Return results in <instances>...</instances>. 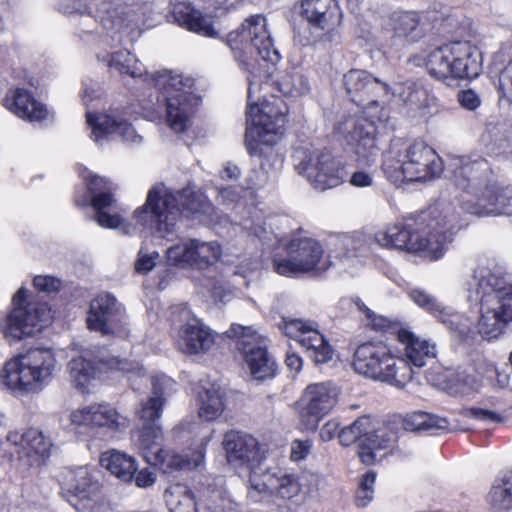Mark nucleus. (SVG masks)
Instances as JSON below:
<instances>
[{"label": "nucleus", "mask_w": 512, "mask_h": 512, "mask_svg": "<svg viewBox=\"0 0 512 512\" xmlns=\"http://www.w3.org/2000/svg\"><path fill=\"white\" fill-rule=\"evenodd\" d=\"M279 328L286 336L297 340L315 364H324L332 359L334 349L319 331L316 322L298 318H283Z\"/></svg>", "instance_id": "obj_17"}, {"label": "nucleus", "mask_w": 512, "mask_h": 512, "mask_svg": "<svg viewBox=\"0 0 512 512\" xmlns=\"http://www.w3.org/2000/svg\"><path fill=\"white\" fill-rule=\"evenodd\" d=\"M384 171L392 183L403 190L416 181V162L414 160L413 147H409L400 164L391 169L384 164Z\"/></svg>", "instance_id": "obj_41"}, {"label": "nucleus", "mask_w": 512, "mask_h": 512, "mask_svg": "<svg viewBox=\"0 0 512 512\" xmlns=\"http://www.w3.org/2000/svg\"><path fill=\"white\" fill-rule=\"evenodd\" d=\"M475 373L480 380H475L451 369L434 366L425 373V377L432 386L445 390L450 394H467L487 384L492 387L504 388L508 385L507 374L500 373L495 362L484 354L477 355L473 360Z\"/></svg>", "instance_id": "obj_9"}, {"label": "nucleus", "mask_w": 512, "mask_h": 512, "mask_svg": "<svg viewBox=\"0 0 512 512\" xmlns=\"http://www.w3.org/2000/svg\"><path fill=\"white\" fill-rule=\"evenodd\" d=\"M156 473L151 468H143L139 471L136 470L133 480L135 485L139 488H149L154 485L156 481Z\"/></svg>", "instance_id": "obj_63"}, {"label": "nucleus", "mask_w": 512, "mask_h": 512, "mask_svg": "<svg viewBox=\"0 0 512 512\" xmlns=\"http://www.w3.org/2000/svg\"><path fill=\"white\" fill-rule=\"evenodd\" d=\"M358 308L366 314L367 319L369 320L368 325L371 326L372 329L377 331H388L397 335L398 329H405L400 326L398 323H394L388 318L374 314L368 307H366L362 302H356Z\"/></svg>", "instance_id": "obj_52"}, {"label": "nucleus", "mask_w": 512, "mask_h": 512, "mask_svg": "<svg viewBox=\"0 0 512 512\" xmlns=\"http://www.w3.org/2000/svg\"><path fill=\"white\" fill-rule=\"evenodd\" d=\"M13 310L6 317L4 332L7 336L21 339L40 331L51 318L46 303L28 300V291L21 287L13 297Z\"/></svg>", "instance_id": "obj_14"}, {"label": "nucleus", "mask_w": 512, "mask_h": 512, "mask_svg": "<svg viewBox=\"0 0 512 512\" xmlns=\"http://www.w3.org/2000/svg\"><path fill=\"white\" fill-rule=\"evenodd\" d=\"M300 174L307 177L315 189L324 191L340 185L347 172L329 151H314L297 165Z\"/></svg>", "instance_id": "obj_19"}, {"label": "nucleus", "mask_w": 512, "mask_h": 512, "mask_svg": "<svg viewBox=\"0 0 512 512\" xmlns=\"http://www.w3.org/2000/svg\"><path fill=\"white\" fill-rule=\"evenodd\" d=\"M87 325L90 330L100 332L105 336L124 337L128 333L125 308L113 295L108 293L98 295L91 301Z\"/></svg>", "instance_id": "obj_18"}, {"label": "nucleus", "mask_w": 512, "mask_h": 512, "mask_svg": "<svg viewBox=\"0 0 512 512\" xmlns=\"http://www.w3.org/2000/svg\"><path fill=\"white\" fill-rule=\"evenodd\" d=\"M287 258L274 260L276 272L283 276L320 273L327 268L320 266L323 248L309 237H294L286 245Z\"/></svg>", "instance_id": "obj_16"}, {"label": "nucleus", "mask_w": 512, "mask_h": 512, "mask_svg": "<svg viewBox=\"0 0 512 512\" xmlns=\"http://www.w3.org/2000/svg\"><path fill=\"white\" fill-rule=\"evenodd\" d=\"M440 108L439 101L432 91L426 88L418 90V118L428 121L440 112Z\"/></svg>", "instance_id": "obj_51"}, {"label": "nucleus", "mask_w": 512, "mask_h": 512, "mask_svg": "<svg viewBox=\"0 0 512 512\" xmlns=\"http://www.w3.org/2000/svg\"><path fill=\"white\" fill-rule=\"evenodd\" d=\"M418 307L426 310L452 333L467 339L472 333L471 321L451 307L443 306L431 294L418 290Z\"/></svg>", "instance_id": "obj_28"}, {"label": "nucleus", "mask_w": 512, "mask_h": 512, "mask_svg": "<svg viewBox=\"0 0 512 512\" xmlns=\"http://www.w3.org/2000/svg\"><path fill=\"white\" fill-rule=\"evenodd\" d=\"M99 473L87 466L63 474L62 493L78 512H98L101 500Z\"/></svg>", "instance_id": "obj_15"}, {"label": "nucleus", "mask_w": 512, "mask_h": 512, "mask_svg": "<svg viewBox=\"0 0 512 512\" xmlns=\"http://www.w3.org/2000/svg\"><path fill=\"white\" fill-rule=\"evenodd\" d=\"M86 117L92 129L90 137L97 145H103L113 134L130 144H140L143 140L133 126L115 112L100 115L87 112Z\"/></svg>", "instance_id": "obj_24"}, {"label": "nucleus", "mask_w": 512, "mask_h": 512, "mask_svg": "<svg viewBox=\"0 0 512 512\" xmlns=\"http://www.w3.org/2000/svg\"><path fill=\"white\" fill-rule=\"evenodd\" d=\"M480 54L469 42L456 41L433 50L425 66L439 80L473 79L481 70Z\"/></svg>", "instance_id": "obj_10"}, {"label": "nucleus", "mask_w": 512, "mask_h": 512, "mask_svg": "<svg viewBox=\"0 0 512 512\" xmlns=\"http://www.w3.org/2000/svg\"><path fill=\"white\" fill-rule=\"evenodd\" d=\"M391 360L392 355L385 346L368 342L357 347L353 367L359 374L381 380L391 375L384 373L390 367Z\"/></svg>", "instance_id": "obj_27"}, {"label": "nucleus", "mask_w": 512, "mask_h": 512, "mask_svg": "<svg viewBox=\"0 0 512 512\" xmlns=\"http://www.w3.org/2000/svg\"><path fill=\"white\" fill-rule=\"evenodd\" d=\"M175 19L181 26L200 35L206 37H216L218 35L210 18L203 16L199 11L189 10L185 13L175 11Z\"/></svg>", "instance_id": "obj_47"}, {"label": "nucleus", "mask_w": 512, "mask_h": 512, "mask_svg": "<svg viewBox=\"0 0 512 512\" xmlns=\"http://www.w3.org/2000/svg\"><path fill=\"white\" fill-rule=\"evenodd\" d=\"M224 449L227 453L228 461L247 463L255 466L253 463L258 461L259 448L257 440L247 434L237 431H230L224 437Z\"/></svg>", "instance_id": "obj_32"}, {"label": "nucleus", "mask_w": 512, "mask_h": 512, "mask_svg": "<svg viewBox=\"0 0 512 512\" xmlns=\"http://www.w3.org/2000/svg\"><path fill=\"white\" fill-rule=\"evenodd\" d=\"M418 182H428L440 177L443 172V162L435 150L423 146L418 159Z\"/></svg>", "instance_id": "obj_46"}, {"label": "nucleus", "mask_w": 512, "mask_h": 512, "mask_svg": "<svg viewBox=\"0 0 512 512\" xmlns=\"http://www.w3.org/2000/svg\"><path fill=\"white\" fill-rule=\"evenodd\" d=\"M75 26L83 33H93L98 30L97 19L88 11L75 9L70 13Z\"/></svg>", "instance_id": "obj_54"}, {"label": "nucleus", "mask_w": 512, "mask_h": 512, "mask_svg": "<svg viewBox=\"0 0 512 512\" xmlns=\"http://www.w3.org/2000/svg\"><path fill=\"white\" fill-rule=\"evenodd\" d=\"M107 66L120 74H126L133 78L147 77V71L143 64L127 50H119L104 58Z\"/></svg>", "instance_id": "obj_40"}, {"label": "nucleus", "mask_w": 512, "mask_h": 512, "mask_svg": "<svg viewBox=\"0 0 512 512\" xmlns=\"http://www.w3.org/2000/svg\"><path fill=\"white\" fill-rule=\"evenodd\" d=\"M312 442L310 440H294L291 444L290 458L297 462L305 459L310 453Z\"/></svg>", "instance_id": "obj_61"}, {"label": "nucleus", "mask_w": 512, "mask_h": 512, "mask_svg": "<svg viewBox=\"0 0 512 512\" xmlns=\"http://www.w3.org/2000/svg\"><path fill=\"white\" fill-rule=\"evenodd\" d=\"M228 338H237V349L254 380L273 378L277 365L267 351L265 340L251 326L232 324L225 332Z\"/></svg>", "instance_id": "obj_13"}, {"label": "nucleus", "mask_w": 512, "mask_h": 512, "mask_svg": "<svg viewBox=\"0 0 512 512\" xmlns=\"http://www.w3.org/2000/svg\"><path fill=\"white\" fill-rule=\"evenodd\" d=\"M97 362L107 364L111 370L137 376L144 375V369L136 362L125 359H112L110 362L105 363L103 359L93 357L89 350H82L80 355L72 356L68 364L70 381L76 389L80 391L87 389L89 383L95 377Z\"/></svg>", "instance_id": "obj_20"}, {"label": "nucleus", "mask_w": 512, "mask_h": 512, "mask_svg": "<svg viewBox=\"0 0 512 512\" xmlns=\"http://www.w3.org/2000/svg\"><path fill=\"white\" fill-rule=\"evenodd\" d=\"M227 44L239 66L249 74L250 100L252 85L261 82L263 77L270 76L272 72L268 65L274 66L281 59L267 29L265 17L257 14L245 19L240 28L228 34Z\"/></svg>", "instance_id": "obj_4"}, {"label": "nucleus", "mask_w": 512, "mask_h": 512, "mask_svg": "<svg viewBox=\"0 0 512 512\" xmlns=\"http://www.w3.org/2000/svg\"><path fill=\"white\" fill-rule=\"evenodd\" d=\"M287 105L282 99L273 98L260 103L249 102L247 111L248 126L245 145L251 156L261 154L262 145H273L283 134L287 122Z\"/></svg>", "instance_id": "obj_8"}, {"label": "nucleus", "mask_w": 512, "mask_h": 512, "mask_svg": "<svg viewBox=\"0 0 512 512\" xmlns=\"http://www.w3.org/2000/svg\"><path fill=\"white\" fill-rule=\"evenodd\" d=\"M465 289L468 300L480 306L477 333L487 341L498 339L512 323V275L481 258Z\"/></svg>", "instance_id": "obj_2"}, {"label": "nucleus", "mask_w": 512, "mask_h": 512, "mask_svg": "<svg viewBox=\"0 0 512 512\" xmlns=\"http://www.w3.org/2000/svg\"><path fill=\"white\" fill-rule=\"evenodd\" d=\"M437 347L435 342L429 339H418V368L436 359Z\"/></svg>", "instance_id": "obj_56"}, {"label": "nucleus", "mask_w": 512, "mask_h": 512, "mask_svg": "<svg viewBox=\"0 0 512 512\" xmlns=\"http://www.w3.org/2000/svg\"><path fill=\"white\" fill-rule=\"evenodd\" d=\"M453 166L455 183L463 190L459 197L462 210L479 217L509 213L512 190L481 187L482 172L486 169L484 161L460 158Z\"/></svg>", "instance_id": "obj_5"}, {"label": "nucleus", "mask_w": 512, "mask_h": 512, "mask_svg": "<svg viewBox=\"0 0 512 512\" xmlns=\"http://www.w3.org/2000/svg\"><path fill=\"white\" fill-rule=\"evenodd\" d=\"M212 210L204 195L184 189L173 194L164 185L153 186L146 202L134 212L136 222L158 237L176 231L181 215L203 222Z\"/></svg>", "instance_id": "obj_3"}, {"label": "nucleus", "mask_w": 512, "mask_h": 512, "mask_svg": "<svg viewBox=\"0 0 512 512\" xmlns=\"http://www.w3.org/2000/svg\"><path fill=\"white\" fill-rule=\"evenodd\" d=\"M177 343L185 353L198 354L210 350L215 343V338L209 327L199 319H193L192 322L182 326Z\"/></svg>", "instance_id": "obj_31"}, {"label": "nucleus", "mask_w": 512, "mask_h": 512, "mask_svg": "<svg viewBox=\"0 0 512 512\" xmlns=\"http://www.w3.org/2000/svg\"><path fill=\"white\" fill-rule=\"evenodd\" d=\"M397 341L399 344L398 352L401 357L396 363L392 357L390 367L385 369L384 373L391 374L387 378H382L381 381L392 382L399 388H404L413 379L414 371L413 366L416 365V348L415 336L412 331L408 329H398Z\"/></svg>", "instance_id": "obj_25"}, {"label": "nucleus", "mask_w": 512, "mask_h": 512, "mask_svg": "<svg viewBox=\"0 0 512 512\" xmlns=\"http://www.w3.org/2000/svg\"><path fill=\"white\" fill-rule=\"evenodd\" d=\"M151 384L150 395L140 402V408L137 410V415L144 423H156L161 418L169 389L174 381L166 375H160L153 376Z\"/></svg>", "instance_id": "obj_29"}, {"label": "nucleus", "mask_w": 512, "mask_h": 512, "mask_svg": "<svg viewBox=\"0 0 512 512\" xmlns=\"http://www.w3.org/2000/svg\"><path fill=\"white\" fill-rule=\"evenodd\" d=\"M193 242V258L195 259L194 268H204L215 263L220 255L221 249L215 241H202L192 238Z\"/></svg>", "instance_id": "obj_48"}, {"label": "nucleus", "mask_w": 512, "mask_h": 512, "mask_svg": "<svg viewBox=\"0 0 512 512\" xmlns=\"http://www.w3.org/2000/svg\"><path fill=\"white\" fill-rule=\"evenodd\" d=\"M100 464L125 483H131L137 470L136 460L119 450L111 449L100 456Z\"/></svg>", "instance_id": "obj_37"}, {"label": "nucleus", "mask_w": 512, "mask_h": 512, "mask_svg": "<svg viewBox=\"0 0 512 512\" xmlns=\"http://www.w3.org/2000/svg\"><path fill=\"white\" fill-rule=\"evenodd\" d=\"M301 15L312 30L310 44L330 41L331 32L340 24L341 13L335 0H301Z\"/></svg>", "instance_id": "obj_21"}, {"label": "nucleus", "mask_w": 512, "mask_h": 512, "mask_svg": "<svg viewBox=\"0 0 512 512\" xmlns=\"http://www.w3.org/2000/svg\"><path fill=\"white\" fill-rule=\"evenodd\" d=\"M467 414L486 424L502 423L504 421V417L501 414L488 409L471 408L468 410Z\"/></svg>", "instance_id": "obj_59"}, {"label": "nucleus", "mask_w": 512, "mask_h": 512, "mask_svg": "<svg viewBox=\"0 0 512 512\" xmlns=\"http://www.w3.org/2000/svg\"><path fill=\"white\" fill-rule=\"evenodd\" d=\"M342 243L348 252L357 255L366 250L367 240L363 233L355 232L352 235L342 237Z\"/></svg>", "instance_id": "obj_57"}, {"label": "nucleus", "mask_w": 512, "mask_h": 512, "mask_svg": "<svg viewBox=\"0 0 512 512\" xmlns=\"http://www.w3.org/2000/svg\"><path fill=\"white\" fill-rule=\"evenodd\" d=\"M415 234L413 223H396L384 231H379L374 235V241L381 247L396 248L408 253L416 252V241L413 240Z\"/></svg>", "instance_id": "obj_34"}, {"label": "nucleus", "mask_w": 512, "mask_h": 512, "mask_svg": "<svg viewBox=\"0 0 512 512\" xmlns=\"http://www.w3.org/2000/svg\"><path fill=\"white\" fill-rule=\"evenodd\" d=\"M343 84L350 100L362 107V113L342 116L334 126V132L343 137L366 165L374 163L378 155L376 123L389 120V110L380 106L389 93V86L365 70L352 69L344 74Z\"/></svg>", "instance_id": "obj_1"}, {"label": "nucleus", "mask_w": 512, "mask_h": 512, "mask_svg": "<svg viewBox=\"0 0 512 512\" xmlns=\"http://www.w3.org/2000/svg\"><path fill=\"white\" fill-rule=\"evenodd\" d=\"M34 286L38 291L45 293L56 292L60 289L61 281L52 276L38 275L34 278Z\"/></svg>", "instance_id": "obj_60"}, {"label": "nucleus", "mask_w": 512, "mask_h": 512, "mask_svg": "<svg viewBox=\"0 0 512 512\" xmlns=\"http://www.w3.org/2000/svg\"><path fill=\"white\" fill-rule=\"evenodd\" d=\"M277 89L290 97L302 96L309 90L308 79L299 73H286L276 81Z\"/></svg>", "instance_id": "obj_50"}, {"label": "nucleus", "mask_w": 512, "mask_h": 512, "mask_svg": "<svg viewBox=\"0 0 512 512\" xmlns=\"http://www.w3.org/2000/svg\"><path fill=\"white\" fill-rule=\"evenodd\" d=\"M458 101L463 108L470 111L476 110L481 105L479 95L472 89L460 91Z\"/></svg>", "instance_id": "obj_62"}, {"label": "nucleus", "mask_w": 512, "mask_h": 512, "mask_svg": "<svg viewBox=\"0 0 512 512\" xmlns=\"http://www.w3.org/2000/svg\"><path fill=\"white\" fill-rule=\"evenodd\" d=\"M447 427L448 422L445 418L418 411V433L426 432L429 434H434L436 431L444 430Z\"/></svg>", "instance_id": "obj_53"}, {"label": "nucleus", "mask_w": 512, "mask_h": 512, "mask_svg": "<svg viewBox=\"0 0 512 512\" xmlns=\"http://www.w3.org/2000/svg\"><path fill=\"white\" fill-rule=\"evenodd\" d=\"M338 439L342 446L359 442L357 455L362 464L371 466L377 463L378 453L391 446L393 434L386 430H375L370 416L363 415L343 427L338 433Z\"/></svg>", "instance_id": "obj_12"}, {"label": "nucleus", "mask_w": 512, "mask_h": 512, "mask_svg": "<svg viewBox=\"0 0 512 512\" xmlns=\"http://www.w3.org/2000/svg\"><path fill=\"white\" fill-rule=\"evenodd\" d=\"M6 443L14 447L20 465L25 468L40 467L50 455L51 442L37 429L24 432L10 431Z\"/></svg>", "instance_id": "obj_22"}, {"label": "nucleus", "mask_w": 512, "mask_h": 512, "mask_svg": "<svg viewBox=\"0 0 512 512\" xmlns=\"http://www.w3.org/2000/svg\"><path fill=\"white\" fill-rule=\"evenodd\" d=\"M164 498L170 512H197L194 494L183 484L169 486Z\"/></svg>", "instance_id": "obj_42"}, {"label": "nucleus", "mask_w": 512, "mask_h": 512, "mask_svg": "<svg viewBox=\"0 0 512 512\" xmlns=\"http://www.w3.org/2000/svg\"><path fill=\"white\" fill-rule=\"evenodd\" d=\"M209 439V436L204 437L200 445L191 455H181L162 449L157 455V461L150 462V465L158 466L159 469L166 474L196 468L204 461L205 447Z\"/></svg>", "instance_id": "obj_33"}, {"label": "nucleus", "mask_w": 512, "mask_h": 512, "mask_svg": "<svg viewBox=\"0 0 512 512\" xmlns=\"http://www.w3.org/2000/svg\"><path fill=\"white\" fill-rule=\"evenodd\" d=\"M158 258V252L153 251L151 253H147L141 249L138 253V259L135 263L136 271L142 274L150 272L155 267Z\"/></svg>", "instance_id": "obj_58"}, {"label": "nucleus", "mask_w": 512, "mask_h": 512, "mask_svg": "<svg viewBox=\"0 0 512 512\" xmlns=\"http://www.w3.org/2000/svg\"><path fill=\"white\" fill-rule=\"evenodd\" d=\"M269 483L268 468L262 469L260 465L251 466L247 498L253 503L268 500L273 495Z\"/></svg>", "instance_id": "obj_44"}, {"label": "nucleus", "mask_w": 512, "mask_h": 512, "mask_svg": "<svg viewBox=\"0 0 512 512\" xmlns=\"http://www.w3.org/2000/svg\"><path fill=\"white\" fill-rule=\"evenodd\" d=\"M192 250V238L183 239L166 250L167 261L170 265L174 266L193 267L195 259L193 258Z\"/></svg>", "instance_id": "obj_49"}, {"label": "nucleus", "mask_w": 512, "mask_h": 512, "mask_svg": "<svg viewBox=\"0 0 512 512\" xmlns=\"http://www.w3.org/2000/svg\"><path fill=\"white\" fill-rule=\"evenodd\" d=\"M198 398V415L201 419L213 421L222 415L224 411L223 393L218 386L210 384L209 387H202Z\"/></svg>", "instance_id": "obj_39"}, {"label": "nucleus", "mask_w": 512, "mask_h": 512, "mask_svg": "<svg viewBox=\"0 0 512 512\" xmlns=\"http://www.w3.org/2000/svg\"><path fill=\"white\" fill-rule=\"evenodd\" d=\"M337 397V388L330 382L308 385L299 401L301 416L313 417L317 422L333 409Z\"/></svg>", "instance_id": "obj_26"}, {"label": "nucleus", "mask_w": 512, "mask_h": 512, "mask_svg": "<svg viewBox=\"0 0 512 512\" xmlns=\"http://www.w3.org/2000/svg\"><path fill=\"white\" fill-rule=\"evenodd\" d=\"M416 27V19L413 13H404L399 17V24L395 31L399 36L411 33Z\"/></svg>", "instance_id": "obj_64"}, {"label": "nucleus", "mask_w": 512, "mask_h": 512, "mask_svg": "<svg viewBox=\"0 0 512 512\" xmlns=\"http://www.w3.org/2000/svg\"><path fill=\"white\" fill-rule=\"evenodd\" d=\"M92 426L122 431L129 426L128 419L108 404H92Z\"/></svg>", "instance_id": "obj_43"}, {"label": "nucleus", "mask_w": 512, "mask_h": 512, "mask_svg": "<svg viewBox=\"0 0 512 512\" xmlns=\"http://www.w3.org/2000/svg\"><path fill=\"white\" fill-rule=\"evenodd\" d=\"M498 92L500 97L507 99L512 104V59L499 75Z\"/></svg>", "instance_id": "obj_55"}, {"label": "nucleus", "mask_w": 512, "mask_h": 512, "mask_svg": "<svg viewBox=\"0 0 512 512\" xmlns=\"http://www.w3.org/2000/svg\"><path fill=\"white\" fill-rule=\"evenodd\" d=\"M151 80L165 94L168 126L176 133L184 132L198 105L197 97L191 92V80H184L181 75L170 71L151 75Z\"/></svg>", "instance_id": "obj_11"}, {"label": "nucleus", "mask_w": 512, "mask_h": 512, "mask_svg": "<svg viewBox=\"0 0 512 512\" xmlns=\"http://www.w3.org/2000/svg\"><path fill=\"white\" fill-rule=\"evenodd\" d=\"M4 106L17 117L29 122H41L48 115L46 106L38 102L26 89L17 88L4 98Z\"/></svg>", "instance_id": "obj_30"}, {"label": "nucleus", "mask_w": 512, "mask_h": 512, "mask_svg": "<svg viewBox=\"0 0 512 512\" xmlns=\"http://www.w3.org/2000/svg\"><path fill=\"white\" fill-rule=\"evenodd\" d=\"M459 215L455 207L437 202L418 215V255L430 261L443 257L452 241Z\"/></svg>", "instance_id": "obj_6"}, {"label": "nucleus", "mask_w": 512, "mask_h": 512, "mask_svg": "<svg viewBox=\"0 0 512 512\" xmlns=\"http://www.w3.org/2000/svg\"><path fill=\"white\" fill-rule=\"evenodd\" d=\"M101 13L100 23L107 31L120 32L123 28L138 22V17L131 5L126 2L119 3L118 0L105 4Z\"/></svg>", "instance_id": "obj_35"}, {"label": "nucleus", "mask_w": 512, "mask_h": 512, "mask_svg": "<svg viewBox=\"0 0 512 512\" xmlns=\"http://www.w3.org/2000/svg\"><path fill=\"white\" fill-rule=\"evenodd\" d=\"M82 176L87 181L88 190L92 195L91 205L96 212V222L103 228L120 229L124 235L135 233L134 225L124 223L118 214H109L105 211L115 201L113 195L108 191V181L105 178L91 175L89 172Z\"/></svg>", "instance_id": "obj_23"}, {"label": "nucleus", "mask_w": 512, "mask_h": 512, "mask_svg": "<svg viewBox=\"0 0 512 512\" xmlns=\"http://www.w3.org/2000/svg\"><path fill=\"white\" fill-rule=\"evenodd\" d=\"M56 359L47 349H31L7 361L3 369V383L21 393L39 392L50 381Z\"/></svg>", "instance_id": "obj_7"}, {"label": "nucleus", "mask_w": 512, "mask_h": 512, "mask_svg": "<svg viewBox=\"0 0 512 512\" xmlns=\"http://www.w3.org/2000/svg\"><path fill=\"white\" fill-rule=\"evenodd\" d=\"M163 441V432L156 423H144L142 428L137 431L134 445L139 450L145 461H157V455L161 452Z\"/></svg>", "instance_id": "obj_36"}, {"label": "nucleus", "mask_w": 512, "mask_h": 512, "mask_svg": "<svg viewBox=\"0 0 512 512\" xmlns=\"http://www.w3.org/2000/svg\"><path fill=\"white\" fill-rule=\"evenodd\" d=\"M268 470L269 484L274 496L288 501L300 494L302 485L297 474L280 468H268Z\"/></svg>", "instance_id": "obj_38"}, {"label": "nucleus", "mask_w": 512, "mask_h": 512, "mask_svg": "<svg viewBox=\"0 0 512 512\" xmlns=\"http://www.w3.org/2000/svg\"><path fill=\"white\" fill-rule=\"evenodd\" d=\"M488 498L495 509H512V471L500 474L494 481Z\"/></svg>", "instance_id": "obj_45"}]
</instances>
